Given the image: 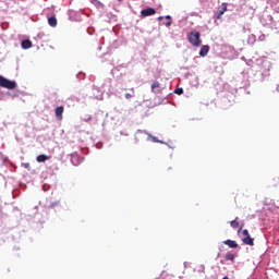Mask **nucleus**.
I'll return each instance as SVG.
<instances>
[{"label": "nucleus", "instance_id": "15", "mask_svg": "<svg viewBox=\"0 0 279 279\" xmlns=\"http://www.w3.org/2000/svg\"><path fill=\"white\" fill-rule=\"evenodd\" d=\"M156 88H160V82H158V81H155V82L151 84V92H153V93H156Z\"/></svg>", "mask_w": 279, "mask_h": 279}, {"label": "nucleus", "instance_id": "12", "mask_svg": "<svg viewBox=\"0 0 279 279\" xmlns=\"http://www.w3.org/2000/svg\"><path fill=\"white\" fill-rule=\"evenodd\" d=\"M225 258L226 260H231V263H234V258H236V255H234V253L229 252L225 255Z\"/></svg>", "mask_w": 279, "mask_h": 279}, {"label": "nucleus", "instance_id": "20", "mask_svg": "<svg viewBox=\"0 0 279 279\" xmlns=\"http://www.w3.org/2000/svg\"><path fill=\"white\" fill-rule=\"evenodd\" d=\"M241 230H243V226H241L238 230V234H241Z\"/></svg>", "mask_w": 279, "mask_h": 279}, {"label": "nucleus", "instance_id": "24", "mask_svg": "<svg viewBox=\"0 0 279 279\" xmlns=\"http://www.w3.org/2000/svg\"><path fill=\"white\" fill-rule=\"evenodd\" d=\"M118 1H123V0H118Z\"/></svg>", "mask_w": 279, "mask_h": 279}, {"label": "nucleus", "instance_id": "18", "mask_svg": "<svg viewBox=\"0 0 279 279\" xmlns=\"http://www.w3.org/2000/svg\"><path fill=\"white\" fill-rule=\"evenodd\" d=\"M132 97H134L133 94H125V99H132Z\"/></svg>", "mask_w": 279, "mask_h": 279}, {"label": "nucleus", "instance_id": "5", "mask_svg": "<svg viewBox=\"0 0 279 279\" xmlns=\"http://www.w3.org/2000/svg\"><path fill=\"white\" fill-rule=\"evenodd\" d=\"M208 51H210V46L208 45L202 46L199 50L201 58H206V56H208Z\"/></svg>", "mask_w": 279, "mask_h": 279}, {"label": "nucleus", "instance_id": "9", "mask_svg": "<svg viewBox=\"0 0 279 279\" xmlns=\"http://www.w3.org/2000/svg\"><path fill=\"white\" fill-rule=\"evenodd\" d=\"M48 25H50V27H56L58 25V20L56 19V16H51L48 19Z\"/></svg>", "mask_w": 279, "mask_h": 279}, {"label": "nucleus", "instance_id": "6", "mask_svg": "<svg viewBox=\"0 0 279 279\" xmlns=\"http://www.w3.org/2000/svg\"><path fill=\"white\" fill-rule=\"evenodd\" d=\"M62 114H64V107L63 106H59L56 108V117L58 119V121H62Z\"/></svg>", "mask_w": 279, "mask_h": 279}, {"label": "nucleus", "instance_id": "8", "mask_svg": "<svg viewBox=\"0 0 279 279\" xmlns=\"http://www.w3.org/2000/svg\"><path fill=\"white\" fill-rule=\"evenodd\" d=\"M270 5L275 12H279V0H270Z\"/></svg>", "mask_w": 279, "mask_h": 279}, {"label": "nucleus", "instance_id": "16", "mask_svg": "<svg viewBox=\"0 0 279 279\" xmlns=\"http://www.w3.org/2000/svg\"><path fill=\"white\" fill-rule=\"evenodd\" d=\"M166 19H167V23H166V27H171V24H172V22H171V16L170 15H167L166 16Z\"/></svg>", "mask_w": 279, "mask_h": 279}, {"label": "nucleus", "instance_id": "11", "mask_svg": "<svg viewBox=\"0 0 279 279\" xmlns=\"http://www.w3.org/2000/svg\"><path fill=\"white\" fill-rule=\"evenodd\" d=\"M144 134H146L148 136V138L153 142V143H160L159 138L151 135V133L144 131Z\"/></svg>", "mask_w": 279, "mask_h": 279}, {"label": "nucleus", "instance_id": "21", "mask_svg": "<svg viewBox=\"0 0 279 279\" xmlns=\"http://www.w3.org/2000/svg\"><path fill=\"white\" fill-rule=\"evenodd\" d=\"M73 160H80V156H74Z\"/></svg>", "mask_w": 279, "mask_h": 279}, {"label": "nucleus", "instance_id": "22", "mask_svg": "<svg viewBox=\"0 0 279 279\" xmlns=\"http://www.w3.org/2000/svg\"><path fill=\"white\" fill-rule=\"evenodd\" d=\"M162 19H163L162 16H159V17H158L159 21H162Z\"/></svg>", "mask_w": 279, "mask_h": 279}, {"label": "nucleus", "instance_id": "4", "mask_svg": "<svg viewBox=\"0 0 279 279\" xmlns=\"http://www.w3.org/2000/svg\"><path fill=\"white\" fill-rule=\"evenodd\" d=\"M142 16H154L156 10L154 8H147L141 11Z\"/></svg>", "mask_w": 279, "mask_h": 279}, {"label": "nucleus", "instance_id": "2", "mask_svg": "<svg viewBox=\"0 0 279 279\" xmlns=\"http://www.w3.org/2000/svg\"><path fill=\"white\" fill-rule=\"evenodd\" d=\"M0 87L8 88L9 90H14V88H16V83L14 81H10L3 76H0Z\"/></svg>", "mask_w": 279, "mask_h": 279}, {"label": "nucleus", "instance_id": "17", "mask_svg": "<svg viewBox=\"0 0 279 279\" xmlns=\"http://www.w3.org/2000/svg\"><path fill=\"white\" fill-rule=\"evenodd\" d=\"M175 95H184V89L183 88H177L174 90Z\"/></svg>", "mask_w": 279, "mask_h": 279}, {"label": "nucleus", "instance_id": "7", "mask_svg": "<svg viewBox=\"0 0 279 279\" xmlns=\"http://www.w3.org/2000/svg\"><path fill=\"white\" fill-rule=\"evenodd\" d=\"M225 245H228V247H231V250H236L239 247V244L234 240H226L223 241Z\"/></svg>", "mask_w": 279, "mask_h": 279}, {"label": "nucleus", "instance_id": "14", "mask_svg": "<svg viewBox=\"0 0 279 279\" xmlns=\"http://www.w3.org/2000/svg\"><path fill=\"white\" fill-rule=\"evenodd\" d=\"M230 226L233 229L239 228L240 223H239V217H236L234 220L230 221Z\"/></svg>", "mask_w": 279, "mask_h": 279}, {"label": "nucleus", "instance_id": "23", "mask_svg": "<svg viewBox=\"0 0 279 279\" xmlns=\"http://www.w3.org/2000/svg\"><path fill=\"white\" fill-rule=\"evenodd\" d=\"M132 93H134V87L131 88Z\"/></svg>", "mask_w": 279, "mask_h": 279}, {"label": "nucleus", "instance_id": "10", "mask_svg": "<svg viewBox=\"0 0 279 279\" xmlns=\"http://www.w3.org/2000/svg\"><path fill=\"white\" fill-rule=\"evenodd\" d=\"M22 49H32V40H29V39L23 40Z\"/></svg>", "mask_w": 279, "mask_h": 279}, {"label": "nucleus", "instance_id": "1", "mask_svg": "<svg viewBox=\"0 0 279 279\" xmlns=\"http://www.w3.org/2000/svg\"><path fill=\"white\" fill-rule=\"evenodd\" d=\"M199 32H192L187 35V40L193 47H199L202 45V39H199Z\"/></svg>", "mask_w": 279, "mask_h": 279}, {"label": "nucleus", "instance_id": "3", "mask_svg": "<svg viewBox=\"0 0 279 279\" xmlns=\"http://www.w3.org/2000/svg\"><path fill=\"white\" fill-rule=\"evenodd\" d=\"M242 234H243V239H242V243H244V245H251V246H254V238H252L250 235V231H247V229H244L242 231Z\"/></svg>", "mask_w": 279, "mask_h": 279}, {"label": "nucleus", "instance_id": "19", "mask_svg": "<svg viewBox=\"0 0 279 279\" xmlns=\"http://www.w3.org/2000/svg\"><path fill=\"white\" fill-rule=\"evenodd\" d=\"M226 12V8L219 12V16H221Z\"/></svg>", "mask_w": 279, "mask_h": 279}, {"label": "nucleus", "instance_id": "13", "mask_svg": "<svg viewBox=\"0 0 279 279\" xmlns=\"http://www.w3.org/2000/svg\"><path fill=\"white\" fill-rule=\"evenodd\" d=\"M37 162H46V160H49V156L47 155H39L36 158Z\"/></svg>", "mask_w": 279, "mask_h": 279}]
</instances>
